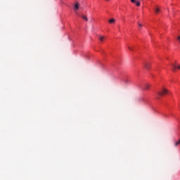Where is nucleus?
I'll use <instances>...</instances> for the list:
<instances>
[{"instance_id": "f03ea898", "label": "nucleus", "mask_w": 180, "mask_h": 180, "mask_svg": "<svg viewBox=\"0 0 180 180\" xmlns=\"http://www.w3.org/2000/svg\"><path fill=\"white\" fill-rule=\"evenodd\" d=\"M131 4H134L136 5V6H140L141 5V4L140 3V1L139 0H131Z\"/></svg>"}, {"instance_id": "39448f33", "label": "nucleus", "mask_w": 180, "mask_h": 180, "mask_svg": "<svg viewBox=\"0 0 180 180\" xmlns=\"http://www.w3.org/2000/svg\"><path fill=\"white\" fill-rule=\"evenodd\" d=\"M154 11H155V13H156V15H158V13H160V12H161V10L158 7L156 8H154Z\"/></svg>"}, {"instance_id": "423d86ee", "label": "nucleus", "mask_w": 180, "mask_h": 180, "mask_svg": "<svg viewBox=\"0 0 180 180\" xmlns=\"http://www.w3.org/2000/svg\"><path fill=\"white\" fill-rule=\"evenodd\" d=\"M116 21V20H115L114 18H112L110 20H108L109 23H115V22Z\"/></svg>"}, {"instance_id": "0eeeda50", "label": "nucleus", "mask_w": 180, "mask_h": 180, "mask_svg": "<svg viewBox=\"0 0 180 180\" xmlns=\"http://www.w3.org/2000/svg\"><path fill=\"white\" fill-rule=\"evenodd\" d=\"M145 68H146L147 70H149L150 69V63H146Z\"/></svg>"}, {"instance_id": "9d476101", "label": "nucleus", "mask_w": 180, "mask_h": 180, "mask_svg": "<svg viewBox=\"0 0 180 180\" xmlns=\"http://www.w3.org/2000/svg\"><path fill=\"white\" fill-rule=\"evenodd\" d=\"M145 89L147 90V89H150V84H146L145 86Z\"/></svg>"}, {"instance_id": "7ed1b4c3", "label": "nucleus", "mask_w": 180, "mask_h": 180, "mask_svg": "<svg viewBox=\"0 0 180 180\" xmlns=\"http://www.w3.org/2000/svg\"><path fill=\"white\" fill-rule=\"evenodd\" d=\"M172 66L173 67V71H175V70H180V65L177 66L176 64H172Z\"/></svg>"}, {"instance_id": "f8f14e48", "label": "nucleus", "mask_w": 180, "mask_h": 180, "mask_svg": "<svg viewBox=\"0 0 180 180\" xmlns=\"http://www.w3.org/2000/svg\"><path fill=\"white\" fill-rule=\"evenodd\" d=\"M138 25H139V27H142V26H143V25H141V23H138Z\"/></svg>"}, {"instance_id": "9b49d317", "label": "nucleus", "mask_w": 180, "mask_h": 180, "mask_svg": "<svg viewBox=\"0 0 180 180\" xmlns=\"http://www.w3.org/2000/svg\"><path fill=\"white\" fill-rule=\"evenodd\" d=\"M129 50H130L131 51H133V49H131L130 46H128Z\"/></svg>"}, {"instance_id": "6e6552de", "label": "nucleus", "mask_w": 180, "mask_h": 180, "mask_svg": "<svg viewBox=\"0 0 180 180\" xmlns=\"http://www.w3.org/2000/svg\"><path fill=\"white\" fill-rule=\"evenodd\" d=\"M82 19H84V20H86V22H88V18L86 15H82Z\"/></svg>"}, {"instance_id": "1a4fd4ad", "label": "nucleus", "mask_w": 180, "mask_h": 180, "mask_svg": "<svg viewBox=\"0 0 180 180\" xmlns=\"http://www.w3.org/2000/svg\"><path fill=\"white\" fill-rule=\"evenodd\" d=\"M99 40L100 41H103V40H105V37L103 36L99 37Z\"/></svg>"}, {"instance_id": "ddd939ff", "label": "nucleus", "mask_w": 180, "mask_h": 180, "mask_svg": "<svg viewBox=\"0 0 180 180\" xmlns=\"http://www.w3.org/2000/svg\"><path fill=\"white\" fill-rule=\"evenodd\" d=\"M177 40L180 41V36L177 37Z\"/></svg>"}, {"instance_id": "20e7f679", "label": "nucleus", "mask_w": 180, "mask_h": 180, "mask_svg": "<svg viewBox=\"0 0 180 180\" xmlns=\"http://www.w3.org/2000/svg\"><path fill=\"white\" fill-rule=\"evenodd\" d=\"M78 9H79V3L77 2L75 4L74 11H75L77 12V11H78Z\"/></svg>"}, {"instance_id": "f257e3e1", "label": "nucleus", "mask_w": 180, "mask_h": 180, "mask_svg": "<svg viewBox=\"0 0 180 180\" xmlns=\"http://www.w3.org/2000/svg\"><path fill=\"white\" fill-rule=\"evenodd\" d=\"M168 94H169V91L166 88H162L160 91L158 92V95H159V96H164V95H167Z\"/></svg>"}]
</instances>
